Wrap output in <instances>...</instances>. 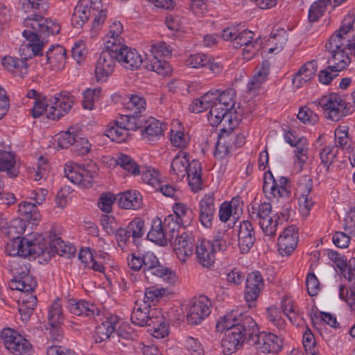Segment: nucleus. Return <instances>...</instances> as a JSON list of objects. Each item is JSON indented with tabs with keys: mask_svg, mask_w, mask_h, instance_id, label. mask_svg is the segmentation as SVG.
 <instances>
[{
	"mask_svg": "<svg viewBox=\"0 0 355 355\" xmlns=\"http://www.w3.org/2000/svg\"><path fill=\"white\" fill-rule=\"evenodd\" d=\"M243 209V202L239 196L232 198L230 201L223 202L218 210L219 220L226 223L231 217L234 219L237 218L242 214Z\"/></svg>",
	"mask_w": 355,
	"mask_h": 355,
	"instance_id": "obj_30",
	"label": "nucleus"
},
{
	"mask_svg": "<svg viewBox=\"0 0 355 355\" xmlns=\"http://www.w3.org/2000/svg\"><path fill=\"white\" fill-rule=\"evenodd\" d=\"M48 320L51 327H58L63 322L64 315L59 299H56L50 306L48 313Z\"/></svg>",
	"mask_w": 355,
	"mask_h": 355,
	"instance_id": "obj_53",
	"label": "nucleus"
},
{
	"mask_svg": "<svg viewBox=\"0 0 355 355\" xmlns=\"http://www.w3.org/2000/svg\"><path fill=\"white\" fill-rule=\"evenodd\" d=\"M91 9L101 10V0H80L74 8L71 22L74 27L82 26L89 18Z\"/></svg>",
	"mask_w": 355,
	"mask_h": 355,
	"instance_id": "obj_22",
	"label": "nucleus"
},
{
	"mask_svg": "<svg viewBox=\"0 0 355 355\" xmlns=\"http://www.w3.org/2000/svg\"><path fill=\"white\" fill-rule=\"evenodd\" d=\"M293 146L295 147V154L297 159L295 164H297L299 168L302 169L303 164L308 159L307 140L304 137H299Z\"/></svg>",
	"mask_w": 355,
	"mask_h": 355,
	"instance_id": "obj_55",
	"label": "nucleus"
},
{
	"mask_svg": "<svg viewBox=\"0 0 355 355\" xmlns=\"http://www.w3.org/2000/svg\"><path fill=\"white\" fill-rule=\"evenodd\" d=\"M288 40L287 32L283 28L273 31L266 43V49L269 53L277 54L284 49Z\"/></svg>",
	"mask_w": 355,
	"mask_h": 355,
	"instance_id": "obj_43",
	"label": "nucleus"
},
{
	"mask_svg": "<svg viewBox=\"0 0 355 355\" xmlns=\"http://www.w3.org/2000/svg\"><path fill=\"white\" fill-rule=\"evenodd\" d=\"M21 56V58L7 55L1 59V63L3 67L19 77H24L28 73V64L26 60Z\"/></svg>",
	"mask_w": 355,
	"mask_h": 355,
	"instance_id": "obj_39",
	"label": "nucleus"
},
{
	"mask_svg": "<svg viewBox=\"0 0 355 355\" xmlns=\"http://www.w3.org/2000/svg\"><path fill=\"white\" fill-rule=\"evenodd\" d=\"M37 282L29 274L20 275L10 283V288L20 292L19 312L23 321L26 322L33 314L37 305V297L34 289Z\"/></svg>",
	"mask_w": 355,
	"mask_h": 355,
	"instance_id": "obj_4",
	"label": "nucleus"
},
{
	"mask_svg": "<svg viewBox=\"0 0 355 355\" xmlns=\"http://www.w3.org/2000/svg\"><path fill=\"white\" fill-rule=\"evenodd\" d=\"M123 123V122L121 121L110 123L105 130V135L111 140L118 143L125 141L128 138V133Z\"/></svg>",
	"mask_w": 355,
	"mask_h": 355,
	"instance_id": "obj_50",
	"label": "nucleus"
},
{
	"mask_svg": "<svg viewBox=\"0 0 355 355\" xmlns=\"http://www.w3.org/2000/svg\"><path fill=\"white\" fill-rule=\"evenodd\" d=\"M163 132L162 123L152 117L146 121V125L141 131V138L146 142L153 144L159 139Z\"/></svg>",
	"mask_w": 355,
	"mask_h": 355,
	"instance_id": "obj_38",
	"label": "nucleus"
},
{
	"mask_svg": "<svg viewBox=\"0 0 355 355\" xmlns=\"http://www.w3.org/2000/svg\"><path fill=\"white\" fill-rule=\"evenodd\" d=\"M153 309L148 307L146 304L136 302L131 315L132 322L141 327L148 326L151 320Z\"/></svg>",
	"mask_w": 355,
	"mask_h": 355,
	"instance_id": "obj_44",
	"label": "nucleus"
},
{
	"mask_svg": "<svg viewBox=\"0 0 355 355\" xmlns=\"http://www.w3.org/2000/svg\"><path fill=\"white\" fill-rule=\"evenodd\" d=\"M142 268L148 277L152 275L172 284L176 280V275L168 268L162 266L158 258L152 252H146L141 254Z\"/></svg>",
	"mask_w": 355,
	"mask_h": 355,
	"instance_id": "obj_14",
	"label": "nucleus"
},
{
	"mask_svg": "<svg viewBox=\"0 0 355 355\" xmlns=\"http://www.w3.org/2000/svg\"><path fill=\"white\" fill-rule=\"evenodd\" d=\"M101 94V89L99 87L88 88L83 93V107L84 109L92 110L94 109L95 103L98 101Z\"/></svg>",
	"mask_w": 355,
	"mask_h": 355,
	"instance_id": "obj_56",
	"label": "nucleus"
},
{
	"mask_svg": "<svg viewBox=\"0 0 355 355\" xmlns=\"http://www.w3.org/2000/svg\"><path fill=\"white\" fill-rule=\"evenodd\" d=\"M46 60L52 70L64 69L67 62L65 49L60 45L52 46L46 52Z\"/></svg>",
	"mask_w": 355,
	"mask_h": 355,
	"instance_id": "obj_36",
	"label": "nucleus"
},
{
	"mask_svg": "<svg viewBox=\"0 0 355 355\" xmlns=\"http://www.w3.org/2000/svg\"><path fill=\"white\" fill-rule=\"evenodd\" d=\"M264 288L263 277L259 271L250 273L246 279L244 298L248 306L252 308L255 304L261 291Z\"/></svg>",
	"mask_w": 355,
	"mask_h": 355,
	"instance_id": "obj_24",
	"label": "nucleus"
},
{
	"mask_svg": "<svg viewBox=\"0 0 355 355\" xmlns=\"http://www.w3.org/2000/svg\"><path fill=\"white\" fill-rule=\"evenodd\" d=\"M281 307L284 315L293 324L298 323L300 315L298 309L294 302L289 297H284L282 300Z\"/></svg>",
	"mask_w": 355,
	"mask_h": 355,
	"instance_id": "obj_58",
	"label": "nucleus"
},
{
	"mask_svg": "<svg viewBox=\"0 0 355 355\" xmlns=\"http://www.w3.org/2000/svg\"><path fill=\"white\" fill-rule=\"evenodd\" d=\"M116 61L114 53L105 48L96 64L95 76L97 81L104 82L107 79L114 71Z\"/></svg>",
	"mask_w": 355,
	"mask_h": 355,
	"instance_id": "obj_25",
	"label": "nucleus"
},
{
	"mask_svg": "<svg viewBox=\"0 0 355 355\" xmlns=\"http://www.w3.org/2000/svg\"><path fill=\"white\" fill-rule=\"evenodd\" d=\"M78 137V132L75 128L71 127L67 131L57 135L58 145L60 148H67L73 145Z\"/></svg>",
	"mask_w": 355,
	"mask_h": 355,
	"instance_id": "obj_54",
	"label": "nucleus"
},
{
	"mask_svg": "<svg viewBox=\"0 0 355 355\" xmlns=\"http://www.w3.org/2000/svg\"><path fill=\"white\" fill-rule=\"evenodd\" d=\"M250 217L257 221L265 236H274L276 234L279 216L273 213L269 202H252L248 208Z\"/></svg>",
	"mask_w": 355,
	"mask_h": 355,
	"instance_id": "obj_7",
	"label": "nucleus"
},
{
	"mask_svg": "<svg viewBox=\"0 0 355 355\" xmlns=\"http://www.w3.org/2000/svg\"><path fill=\"white\" fill-rule=\"evenodd\" d=\"M215 210L214 194L206 193L199 202V219L205 227H211Z\"/></svg>",
	"mask_w": 355,
	"mask_h": 355,
	"instance_id": "obj_29",
	"label": "nucleus"
},
{
	"mask_svg": "<svg viewBox=\"0 0 355 355\" xmlns=\"http://www.w3.org/2000/svg\"><path fill=\"white\" fill-rule=\"evenodd\" d=\"M338 153V149L334 146H327L322 149L320 155L325 171H328L329 170L330 166L336 159Z\"/></svg>",
	"mask_w": 355,
	"mask_h": 355,
	"instance_id": "obj_60",
	"label": "nucleus"
},
{
	"mask_svg": "<svg viewBox=\"0 0 355 355\" xmlns=\"http://www.w3.org/2000/svg\"><path fill=\"white\" fill-rule=\"evenodd\" d=\"M211 57L202 53L189 55L185 60L188 67L199 69L205 67L210 62Z\"/></svg>",
	"mask_w": 355,
	"mask_h": 355,
	"instance_id": "obj_59",
	"label": "nucleus"
},
{
	"mask_svg": "<svg viewBox=\"0 0 355 355\" xmlns=\"http://www.w3.org/2000/svg\"><path fill=\"white\" fill-rule=\"evenodd\" d=\"M17 214L19 218L28 223L37 225L41 220V214L36 204L24 200L18 205Z\"/></svg>",
	"mask_w": 355,
	"mask_h": 355,
	"instance_id": "obj_37",
	"label": "nucleus"
},
{
	"mask_svg": "<svg viewBox=\"0 0 355 355\" xmlns=\"http://www.w3.org/2000/svg\"><path fill=\"white\" fill-rule=\"evenodd\" d=\"M160 178L159 171L154 168L146 167L141 173L143 182L154 188L159 187Z\"/></svg>",
	"mask_w": 355,
	"mask_h": 355,
	"instance_id": "obj_63",
	"label": "nucleus"
},
{
	"mask_svg": "<svg viewBox=\"0 0 355 355\" xmlns=\"http://www.w3.org/2000/svg\"><path fill=\"white\" fill-rule=\"evenodd\" d=\"M118 320V317L116 315L105 318L101 324L96 327L95 332L96 343H101L108 339L115 331Z\"/></svg>",
	"mask_w": 355,
	"mask_h": 355,
	"instance_id": "obj_42",
	"label": "nucleus"
},
{
	"mask_svg": "<svg viewBox=\"0 0 355 355\" xmlns=\"http://www.w3.org/2000/svg\"><path fill=\"white\" fill-rule=\"evenodd\" d=\"M98 166L94 163L82 166L73 162H68L64 168L66 178L71 182L83 187L92 186L94 178L98 173Z\"/></svg>",
	"mask_w": 355,
	"mask_h": 355,
	"instance_id": "obj_10",
	"label": "nucleus"
},
{
	"mask_svg": "<svg viewBox=\"0 0 355 355\" xmlns=\"http://www.w3.org/2000/svg\"><path fill=\"white\" fill-rule=\"evenodd\" d=\"M146 103L145 99L137 94H131L128 97V101L124 104L127 112L131 115L141 116L146 110Z\"/></svg>",
	"mask_w": 355,
	"mask_h": 355,
	"instance_id": "obj_49",
	"label": "nucleus"
},
{
	"mask_svg": "<svg viewBox=\"0 0 355 355\" xmlns=\"http://www.w3.org/2000/svg\"><path fill=\"white\" fill-rule=\"evenodd\" d=\"M328 63L335 71H341L351 63V57L347 50L334 51L329 52Z\"/></svg>",
	"mask_w": 355,
	"mask_h": 355,
	"instance_id": "obj_46",
	"label": "nucleus"
},
{
	"mask_svg": "<svg viewBox=\"0 0 355 355\" xmlns=\"http://www.w3.org/2000/svg\"><path fill=\"white\" fill-rule=\"evenodd\" d=\"M302 343L306 354L316 355L318 353L315 338L309 329H306L303 333Z\"/></svg>",
	"mask_w": 355,
	"mask_h": 355,
	"instance_id": "obj_64",
	"label": "nucleus"
},
{
	"mask_svg": "<svg viewBox=\"0 0 355 355\" xmlns=\"http://www.w3.org/2000/svg\"><path fill=\"white\" fill-rule=\"evenodd\" d=\"M320 105L327 111V118L338 121L349 113V107L345 98L336 93H331L321 98Z\"/></svg>",
	"mask_w": 355,
	"mask_h": 355,
	"instance_id": "obj_12",
	"label": "nucleus"
},
{
	"mask_svg": "<svg viewBox=\"0 0 355 355\" xmlns=\"http://www.w3.org/2000/svg\"><path fill=\"white\" fill-rule=\"evenodd\" d=\"M263 191L268 199L286 198L290 194L289 180L282 176L276 180L270 171L264 175Z\"/></svg>",
	"mask_w": 355,
	"mask_h": 355,
	"instance_id": "obj_15",
	"label": "nucleus"
},
{
	"mask_svg": "<svg viewBox=\"0 0 355 355\" xmlns=\"http://www.w3.org/2000/svg\"><path fill=\"white\" fill-rule=\"evenodd\" d=\"M254 241L255 234L252 225L248 220L242 221L238 233V244L241 253L249 252Z\"/></svg>",
	"mask_w": 355,
	"mask_h": 355,
	"instance_id": "obj_31",
	"label": "nucleus"
},
{
	"mask_svg": "<svg viewBox=\"0 0 355 355\" xmlns=\"http://www.w3.org/2000/svg\"><path fill=\"white\" fill-rule=\"evenodd\" d=\"M151 314V320L148 325L151 327V335L157 339L164 338L169 333L168 323L160 311L153 309Z\"/></svg>",
	"mask_w": 355,
	"mask_h": 355,
	"instance_id": "obj_34",
	"label": "nucleus"
},
{
	"mask_svg": "<svg viewBox=\"0 0 355 355\" xmlns=\"http://www.w3.org/2000/svg\"><path fill=\"white\" fill-rule=\"evenodd\" d=\"M119 205L126 209H138L142 206V197L136 190H130L117 195Z\"/></svg>",
	"mask_w": 355,
	"mask_h": 355,
	"instance_id": "obj_41",
	"label": "nucleus"
},
{
	"mask_svg": "<svg viewBox=\"0 0 355 355\" xmlns=\"http://www.w3.org/2000/svg\"><path fill=\"white\" fill-rule=\"evenodd\" d=\"M106 253L101 256H94L89 248L81 249L78 254L79 259L86 267L93 269L94 271L103 273L105 264L106 263Z\"/></svg>",
	"mask_w": 355,
	"mask_h": 355,
	"instance_id": "obj_33",
	"label": "nucleus"
},
{
	"mask_svg": "<svg viewBox=\"0 0 355 355\" xmlns=\"http://www.w3.org/2000/svg\"><path fill=\"white\" fill-rule=\"evenodd\" d=\"M331 4V0H318L313 2L309 8L308 19L311 22H315L322 17L328 5Z\"/></svg>",
	"mask_w": 355,
	"mask_h": 355,
	"instance_id": "obj_52",
	"label": "nucleus"
},
{
	"mask_svg": "<svg viewBox=\"0 0 355 355\" xmlns=\"http://www.w3.org/2000/svg\"><path fill=\"white\" fill-rule=\"evenodd\" d=\"M67 308L70 313L76 315L94 316L99 315V310L95 304L86 300L76 301L70 299L67 301Z\"/></svg>",
	"mask_w": 355,
	"mask_h": 355,
	"instance_id": "obj_35",
	"label": "nucleus"
},
{
	"mask_svg": "<svg viewBox=\"0 0 355 355\" xmlns=\"http://www.w3.org/2000/svg\"><path fill=\"white\" fill-rule=\"evenodd\" d=\"M25 230V221L20 218H16L10 223L5 233L10 239H20L21 235L24 234Z\"/></svg>",
	"mask_w": 355,
	"mask_h": 355,
	"instance_id": "obj_61",
	"label": "nucleus"
},
{
	"mask_svg": "<svg viewBox=\"0 0 355 355\" xmlns=\"http://www.w3.org/2000/svg\"><path fill=\"white\" fill-rule=\"evenodd\" d=\"M1 338L5 347L14 355H31L32 353L30 342L13 329H3Z\"/></svg>",
	"mask_w": 355,
	"mask_h": 355,
	"instance_id": "obj_13",
	"label": "nucleus"
},
{
	"mask_svg": "<svg viewBox=\"0 0 355 355\" xmlns=\"http://www.w3.org/2000/svg\"><path fill=\"white\" fill-rule=\"evenodd\" d=\"M22 35L28 40V43L21 45L19 49L20 56L25 59L31 58L33 56L42 55L44 46L37 35L32 33L31 30H24Z\"/></svg>",
	"mask_w": 355,
	"mask_h": 355,
	"instance_id": "obj_28",
	"label": "nucleus"
},
{
	"mask_svg": "<svg viewBox=\"0 0 355 355\" xmlns=\"http://www.w3.org/2000/svg\"><path fill=\"white\" fill-rule=\"evenodd\" d=\"M236 91L232 89L219 92L218 90L208 92L200 98L194 100L190 105L189 110L195 113H200L209 109L207 119L211 125L222 124L226 127L237 125L238 121L232 118V109L235 105Z\"/></svg>",
	"mask_w": 355,
	"mask_h": 355,
	"instance_id": "obj_1",
	"label": "nucleus"
},
{
	"mask_svg": "<svg viewBox=\"0 0 355 355\" xmlns=\"http://www.w3.org/2000/svg\"><path fill=\"white\" fill-rule=\"evenodd\" d=\"M196 259L203 268H211L216 260V252L211 242L199 240L196 243Z\"/></svg>",
	"mask_w": 355,
	"mask_h": 355,
	"instance_id": "obj_26",
	"label": "nucleus"
},
{
	"mask_svg": "<svg viewBox=\"0 0 355 355\" xmlns=\"http://www.w3.org/2000/svg\"><path fill=\"white\" fill-rule=\"evenodd\" d=\"M172 47L163 41L153 42L146 46V58L144 59V67L166 76L171 71L169 64L165 61L172 53Z\"/></svg>",
	"mask_w": 355,
	"mask_h": 355,
	"instance_id": "obj_5",
	"label": "nucleus"
},
{
	"mask_svg": "<svg viewBox=\"0 0 355 355\" xmlns=\"http://www.w3.org/2000/svg\"><path fill=\"white\" fill-rule=\"evenodd\" d=\"M236 125H230L227 123L226 127L223 126L218 135L217 142L215 145L214 155L216 159L226 158L236 148L241 146L245 141L243 134H236L233 130Z\"/></svg>",
	"mask_w": 355,
	"mask_h": 355,
	"instance_id": "obj_8",
	"label": "nucleus"
},
{
	"mask_svg": "<svg viewBox=\"0 0 355 355\" xmlns=\"http://www.w3.org/2000/svg\"><path fill=\"white\" fill-rule=\"evenodd\" d=\"M115 50L111 52L114 53L116 60L124 68L135 70L141 64L144 65V60L136 49L123 44Z\"/></svg>",
	"mask_w": 355,
	"mask_h": 355,
	"instance_id": "obj_21",
	"label": "nucleus"
},
{
	"mask_svg": "<svg viewBox=\"0 0 355 355\" xmlns=\"http://www.w3.org/2000/svg\"><path fill=\"white\" fill-rule=\"evenodd\" d=\"M257 331V324L251 316H245L236 327L227 331L222 340V352L225 355L234 353L245 341L251 342L252 335Z\"/></svg>",
	"mask_w": 355,
	"mask_h": 355,
	"instance_id": "obj_3",
	"label": "nucleus"
},
{
	"mask_svg": "<svg viewBox=\"0 0 355 355\" xmlns=\"http://www.w3.org/2000/svg\"><path fill=\"white\" fill-rule=\"evenodd\" d=\"M250 345L256 346V349L261 353H277L283 347V340L280 337L271 333L257 331L252 335Z\"/></svg>",
	"mask_w": 355,
	"mask_h": 355,
	"instance_id": "obj_18",
	"label": "nucleus"
},
{
	"mask_svg": "<svg viewBox=\"0 0 355 355\" xmlns=\"http://www.w3.org/2000/svg\"><path fill=\"white\" fill-rule=\"evenodd\" d=\"M116 162L127 172L137 175L140 173L139 165L130 156L119 153L116 158Z\"/></svg>",
	"mask_w": 355,
	"mask_h": 355,
	"instance_id": "obj_57",
	"label": "nucleus"
},
{
	"mask_svg": "<svg viewBox=\"0 0 355 355\" xmlns=\"http://www.w3.org/2000/svg\"><path fill=\"white\" fill-rule=\"evenodd\" d=\"M178 231V225L174 222V216L172 214L165 217L162 222L160 218L153 219L151 229L148 233V239L160 246H166L168 242L175 237Z\"/></svg>",
	"mask_w": 355,
	"mask_h": 355,
	"instance_id": "obj_9",
	"label": "nucleus"
},
{
	"mask_svg": "<svg viewBox=\"0 0 355 355\" xmlns=\"http://www.w3.org/2000/svg\"><path fill=\"white\" fill-rule=\"evenodd\" d=\"M211 302L205 296L192 299L187 307V320L191 324H198L211 312Z\"/></svg>",
	"mask_w": 355,
	"mask_h": 355,
	"instance_id": "obj_17",
	"label": "nucleus"
},
{
	"mask_svg": "<svg viewBox=\"0 0 355 355\" xmlns=\"http://www.w3.org/2000/svg\"><path fill=\"white\" fill-rule=\"evenodd\" d=\"M123 28L119 21H114L110 26L109 32L105 37V48L108 51H116V48L123 44L121 37Z\"/></svg>",
	"mask_w": 355,
	"mask_h": 355,
	"instance_id": "obj_40",
	"label": "nucleus"
},
{
	"mask_svg": "<svg viewBox=\"0 0 355 355\" xmlns=\"http://www.w3.org/2000/svg\"><path fill=\"white\" fill-rule=\"evenodd\" d=\"M270 64L267 61L262 62L261 66L258 69L254 76L249 80L248 83V92L253 94H256L262 87V85L267 80L269 73Z\"/></svg>",
	"mask_w": 355,
	"mask_h": 355,
	"instance_id": "obj_45",
	"label": "nucleus"
},
{
	"mask_svg": "<svg viewBox=\"0 0 355 355\" xmlns=\"http://www.w3.org/2000/svg\"><path fill=\"white\" fill-rule=\"evenodd\" d=\"M354 21V14L349 13L345 17L339 29L331 35L325 45L328 52L348 50L352 42L350 40V33L353 31Z\"/></svg>",
	"mask_w": 355,
	"mask_h": 355,
	"instance_id": "obj_11",
	"label": "nucleus"
},
{
	"mask_svg": "<svg viewBox=\"0 0 355 355\" xmlns=\"http://www.w3.org/2000/svg\"><path fill=\"white\" fill-rule=\"evenodd\" d=\"M266 315L272 325L279 330H283L286 327V322L282 318L280 310L275 306H271L266 309Z\"/></svg>",
	"mask_w": 355,
	"mask_h": 355,
	"instance_id": "obj_62",
	"label": "nucleus"
},
{
	"mask_svg": "<svg viewBox=\"0 0 355 355\" xmlns=\"http://www.w3.org/2000/svg\"><path fill=\"white\" fill-rule=\"evenodd\" d=\"M24 24L27 28L32 29V33H35L40 37L42 35L58 34L60 31V26L56 21L37 15L26 17Z\"/></svg>",
	"mask_w": 355,
	"mask_h": 355,
	"instance_id": "obj_20",
	"label": "nucleus"
},
{
	"mask_svg": "<svg viewBox=\"0 0 355 355\" xmlns=\"http://www.w3.org/2000/svg\"><path fill=\"white\" fill-rule=\"evenodd\" d=\"M245 316L249 315H242L238 311H232L219 318L216 328L218 331H223L225 330L228 331L231 328L236 327L240 323L241 320L243 319Z\"/></svg>",
	"mask_w": 355,
	"mask_h": 355,
	"instance_id": "obj_47",
	"label": "nucleus"
},
{
	"mask_svg": "<svg viewBox=\"0 0 355 355\" xmlns=\"http://www.w3.org/2000/svg\"><path fill=\"white\" fill-rule=\"evenodd\" d=\"M175 236L173 250L179 260L185 263L193 253L196 246L194 237L191 233L185 232L180 234L176 232Z\"/></svg>",
	"mask_w": 355,
	"mask_h": 355,
	"instance_id": "obj_23",
	"label": "nucleus"
},
{
	"mask_svg": "<svg viewBox=\"0 0 355 355\" xmlns=\"http://www.w3.org/2000/svg\"><path fill=\"white\" fill-rule=\"evenodd\" d=\"M75 101V96L67 92L56 94L49 100L48 118L55 120L67 114Z\"/></svg>",
	"mask_w": 355,
	"mask_h": 355,
	"instance_id": "obj_16",
	"label": "nucleus"
},
{
	"mask_svg": "<svg viewBox=\"0 0 355 355\" xmlns=\"http://www.w3.org/2000/svg\"><path fill=\"white\" fill-rule=\"evenodd\" d=\"M0 171L6 172L11 178L18 175L19 170L12 153L0 150Z\"/></svg>",
	"mask_w": 355,
	"mask_h": 355,
	"instance_id": "obj_48",
	"label": "nucleus"
},
{
	"mask_svg": "<svg viewBox=\"0 0 355 355\" xmlns=\"http://www.w3.org/2000/svg\"><path fill=\"white\" fill-rule=\"evenodd\" d=\"M317 69L318 64L315 60L304 63L294 74L292 79L293 85L297 88H300L310 82L315 77Z\"/></svg>",
	"mask_w": 355,
	"mask_h": 355,
	"instance_id": "obj_32",
	"label": "nucleus"
},
{
	"mask_svg": "<svg viewBox=\"0 0 355 355\" xmlns=\"http://www.w3.org/2000/svg\"><path fill=\"white\" fill-rule=\"evenodd\" d=\"M53 248L51 252L45 247V243L42 242V239L39 236L34 238L33 236L24 237L21 239V249L19 250V257H36L44 255L46 252L49 255L51 253H58L62 255V253L68 252L72 254L74 248L71 246L64 245V242L60 238L55 239L52 243Z\"/></svg>",
	"mask_w": 355,
	"mask_h": 355,
	"instance_id": "obj_6",
	"label": "nucleus"
},
{
	"mask_svg": "<svg viewBox=\"0 0 355 355\" xmlns=\"http://www.w3.org/2000/svg\"><path fill=\"white\" fill-rule=\"evenodd\" d=\"M298 243V233L296 227H286L279 235L277 241L278 250L282 256L291 254Z\"/></svg>",
	"mask_w": 355,
	"mask_h": 355,
	"instance_id": "obj_27",
	"label": "nucleus"
},
{
	"mask_svg": "<svg viewBox=\"0 0 355 355\" xmlns=\"http://www.w3.org/2000/svg\"><path fill=\"white\" fill-rule=\"evenodd\" d=\"M261 41L256 34L250 30H240L238 37L234 42L235 48L243 47V59L249 60L254 57L261 47Z\"/></svg>",
	"mask_w": 355,
	"mask_h": 355,
	"instance_id": "obj_19",
	"label": "nucleus"
},
{
	"mask_svg": "<svg viewBox=\"0 0 355 355\" xmlns=\"http://www.w3.org/2000/svg\"><path fill=\"white\" fill-rule=\"evenodd\" d=\"M172 208L175 215L174 222L178 223V228L180 225L183 226L190 223L191 210L187 204L175 202Z\"/></svg>",
	"mask_w": 355,
	"mask_h": 355,
	"instance_id": "obj_51",
	"label": "nucleus"
},
{
	"mask_svg": "<svg viewBox=\"0 0 355 355\" xmlns=\"http://www.w3.org/2000/svg\"><path fill=\"white\" fill-rule=\"evenodd\" d=\"M171 175L176 180H182L187 175L188 183L193 192L202 189V166L198 160L189 162V154L180 151L173 159L171 164Z\"/></svg>",
	"mask_w": 355,
	"mask_h": 355,
	"instance_id": "obj_2",
	"label": "nucleus"
}]
</instances>
